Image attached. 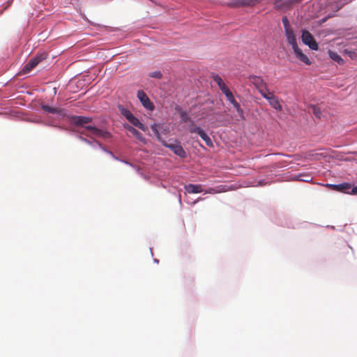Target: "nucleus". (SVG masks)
Instances as JSON below:
<instances>
[{
	"label": "nucleus",
	"instance_id": "nucleus-34",
	"mask_svg": "<svg viewBox=\"0 0 357 357\" xmlns=\"http://www.w3.org/2000/svg\"><path fill=\"white\" fill-rule=\"evenodd\" d=\"M96 142L98 144L99 146L102 147V144L100 143H99L98 142Z\"/></svg>",
	"mask_w": 357,
	"mask_h": 357
},
{
	"label": "nucleus",
	"instance_id": "nucleus-18",
	"mask_svg": "<svg viewBox=\"0 0 357 357\" xmlns=\"http://www.w3.org/2000/svg\"><path fill=\"white\" fill-rule=\"evenodd\" d=\"M201 133H199V136L205 142L206 144L210 147H213V142L212 140L211 139V138L206 134V132L204 131V130H202V132H200Z\"/></svg>",
	"mask_w": 357,
	"mask_h": 357
},
{
	"label": "nucleus",
	"instance_id": "nucleus-10",
	"mask_svg": "<svg viewBox=\"0 0 357 357\" xmlns=\"http://www.w3.org/2000/svg\"><path fill=\"white\" fill-rule=\"evenodd\" d=\"M92 119L87 116H75L72 118V122L76 126H84L85 124L90 123Z\"/></svg>",
	"mask_w": 357,
	"mask_h": 357
},
{
	"label": "nucleus",
	"instance_id": "nucleus-3",
	"mask_svg": "<svg viewBox=\"0 0 357 357\" xmlns=\"http://www.w3.org/2000/svg\"><path fill=\"white\" fill-rule=\"evenodd\" d=\"M248 79L261 96H264L269 91L267 84L264 82L261 77L257 75H250Z\"/></svg>",
	"mask_w": 357,
	"mask_h": 357
},
{
	"label": "nucleus",
	"instance_id": "nucleus-9",
	"mask_svg": "<svg viewBox=\"0 0 357 357\" xmlns=\"http://www.w3.org/2000/svg\"><path fill=\"white\" fill-rule=\"evenodd\" d=\"M292 49L298 59H299L301 61H302L306 65L311 64V61L309 59V58L305 54L303 53L302 50L298 47V45L292 47Z\"/></svg>",
	"mask_w": 357,
	"mask_h": 357
},
{
	"label": "nucleus",
	"instance_id": "nucleus-24",
	"mask_svg": "<svg viewBox=\"0 0 357 357\" xmlns=\"http://www.w3.org/2000/svg\"><path fill=\"white\" fill-rule=\"evenodd\" d=\"M282 22L284 28V31L291 29L289 25V22L286 16L282 17Z\"/></svg>",
	"mask_w": 357,
	"mask_h": 357
},
{
	"label": "nucleus",
	"instance_id": "nucleus-14",
	"mask_svg": "<svg viewBox=\"0 0 357 357\" xmlns=\"http://www.w3.org/2000/svg\"><path fill=\"white\" fill-rule=\"evenodd\" d=\"M132 125L137 127L140 130L143 131H146L147 130V127L145 126L142 123L139 121V120L136 118L135 116H133L129 121H128Z\"/></svg>",
	"mask_w": 357,
	"mask_h": 357
},
{
	"label": "nucleus",
	"instance_id": "nucleus-6",
	"mask_svg": "<svg viewBox=\"0 0 357 357\" xmlns=\"http://www.w3.org/2000/svg\"><path fill=\"white\" fill-rule=\"evenodd\" d=\"M45 56L43 55L36 56L31 59L23 68V73H29L33 68H34L40 61L44 60Z\"/></svg>",
	"mask_w": 357,
	"mask_h": 357
},
{
	"label": "nucleus",
	"instance_id": "nucleus-16",
	"mask_svg": "<svg viewBox=\"0 0 357 357\" xmlns=\"http://www.w3.org/2000/svg\"><path fill=\"white\" fill-rule=\"evenodd\" d=\"M119 109L121 114L123 116H125L128 121H129L134 116L130 110L123 107L121 105L119 106Z\"/></svg>",
	"mask_w": 357,
	"mask_h": 357
},
{
	"label": "nucleus",
	"instance_id": "nucleus-21",
	"mask_svg": "<svg viewBox=\"0 0 357 357\" xmlns=\"http://www.w3.org/2000/svg\"><path fill=\"white\" fill-rule=\"evenodd\" d=\"M287 6H288V3L287 2H283L281 0L276 1L275 2V7L277 9H283L284 8L287 7Z\"/></svg>",
	"mask_w": 357,
	"mask_h": 357
},
{
	"label": "nucleus",
	"instance_id": "nucleus-23",
	"mask_svg": "<svg viewBox=\"0 0 357 357\" xmlns=\"http://www.w3.org/2000/svg\"><path fill=\"white\" fill-rule=\"evenodd\" d=\"M180 116L181 118L182 121L183 122L191 121L190 116L185 112H181L180 114Z\"/></svg>",
	"mask_w": 357,
	"mask_h": 357
},
{
	"label": "nucleus",
	"instance_id": "nucleus-27",
	"mask_svg": "<svg viewBox=\"0 0 357 357\" xmlns=\"http://www.w3.org/2000/svg\"><path fill=\"white\" fill-rule=\"evenodd\" d=\"M225 96H226L227 100L229 101L230 102L235 100L234 96H233L231 92Z\"/></svg>",
	"mask_w": 357,
	"mask_h": 357
},
{
	"label": "nucleus",
	"instance_id": "nucleus-28",
	"mask_svg": "<svg viewBox=\"0 0 357 357\" xmlns=\"http://www.w3.org/2000/svg\"><path fill=\"white\" fill-rule=\"evenodd\" d=\"M236 112H238V114L241 118L244 119L243 110L241 107L237 109Z\"/></svg>",
	"mask_w": 357,
	"mask_h": 357
},
{
	"label": "nucleus",
	"instance_id": "nucleus-30",
	"mask_svg": "<svg viewBox=\"0 0 357 357\" xmlns=\"http://www.w3.org/2000/svg\"><path fill=\"white\" fill-rule=\"evenodd\" d=\"M221 91L223 93L224 91H227L229 89L228 87L225 84L223 86H222L220 89Z\"/></svg>",
	"mask_w": 357,
	"mask_h": 357
},
{
	"label": "nucleus",
	"instance_id": "nucleus-20",
	"mask_svg": "<svg viewBox=\"0 0 357 357\" xmlns=\"http://www.w3.org/2000/svg\"><path fill=\"white\" fill-rule=\"evenodd\" d=\"M213 79L218 85L220 89L225 84L222 78L218 75H213Z\"/></svg>",
	"mask_w": 357,
	"mask_h": 357
},
{
	"label": "nucleus",
	"instance_id": "nucleus-26",
	"mask_svg": "<svg viewBox=\"0 0 357 357\" xmlns=\"http://www.w3.org/2000/svg\"><path fill=\"white\" fill-rule=\"evenodd\" d=\"M312 112H313V114L317 117V118H320L321 116V110L317 107H312Z\"/></svg>",
	"mask_w": 357,
	"mask_h": 357
},
{
	"label": "nucleus",
	"instance_id": "nucleus-4",
	"mask_svg": "<svg viewBox=\"0 0 357 357\" xmlns=\"http://www.w3.org/2000/svg\"><path fill=\"white\" fill-rule=\"evenodd\" d=\"M302 40L304 44L307 45L310 49L317 50L319 45L315 41L313 36L306 30H303L302 33Z\"/></svg>",
	"mask_w": 357,
	"mask_h": 357
},
{
	"label": "nucleus",
	"instance_id": "nucleus-15",
	"mask_svg": "<svg viewBox=\"0 0 357 357\" xmlns=\"http://www.w3.org/2000/svg\"><path fill=\"white\" fill-rule=\"evenodd\" d=\"M125 128L128 130L129 132H130L136 138H137L140 141H143L144 138L142 137V135L135 128H133L131 126L126 125Z\"/></svg>",
	"mask_w": 357,
	"mask_h": 357
},
{
	"label": "nucleus",
	"instance_id": "nucleus-12",
	"mask_svg": "<svg viewBox=\"0 0 357 357\" xmlns=\"http://www.w3.org/2000/svg\"><path fill=\"white\" fill-rule=\"evenodd\" d=\"M285 35L287 42L292 46V47L298 45L294 31L292 29L285 31Z\"/></svg>",
	"mask_w": 357,
	"mask_h": 357
},
{
	"label": "nucleus",
	"instance_id": "nucleus-19",
	"mask_svg": "<svg viewBox=\"0 0 357 357\" xmlns=\"http://www.w3.org/2000/svg\"><path fill=\"white\" fill-rule=\"evenodd\" d=\"M330 57L335 61L337 62L339 64H343L344 60L341 58V56L335 52L329 51Z\"/></svg>",
	"mask_w": 357,
	"mask_h": 357
},
{
	"label": "nucleus",
	"instance_id": "nucleus-22",
	"mask_svg": "<svg viewBox=\"0 0 357 357\" xmlns=\"http://www.w3.org/2000/svg\"><path fill=\"white\" fill-rule=\"evenodd\" d=\"M202 130H203L201 128L195 126L194 124H192L189 128V131L190 133H197L198 135H199V133H201L200 132H202Z\"/></svg>",
	"mask_w": 357,
	"mask_h": 357
},
{
	"label": "nucleus",
	"instance_id": "nucleus-13",
	"mask_svg": "<svg viewBox=\"0 0 357 357\" xmlns=\"http://www.w3.org/2000/svg\"><path fill=\"white\" fill-rule=\"evenodd\" d=\"M185 189L188 193H199L202 192V188L200 185L189 184L185 186Z\"/></svg>",
	"mask_w": 357,
	"mask_h": 357
},
{
	"label": "nucleus",
	"instance_id": "nucleus-29",
	"mask_svg": "<svg viewBox=\"0 0 357 357\" xmlns=\"http://www.w3.org/2000/svg\"><path fill=\"white\" fill-rule=\"evenodd\" d=\"M231 103L233 105V106L235 107L236 109L241 107L239 103L237 102L236 100H234L233 102H231Z\"/></svg>",
	"mask_w": 357,
	"mask_h": 357
},
{
	"label": "nucleus",
	"instance_id": "nucleus-11",
	"mask_svg": "<svg viewBox=\"0 0 357 357\" xmlns=\"http://www.w3.org/2000/svg\"><path fill=\"white\" fill-rule=\"evenodd\" d=\"M327 186L331 188V189L340 192H346L347 190L351 189V185L348 183H343L338 185H333V184H327Z\"/></svg>",
	"mask_w": 357,
	"mask_h": 357
},
{
	"label": "nucleus",
	"instance_id": "nucleus-31",
	"mask_svg": "<svg viewBox=\"0 0 357 357\" xmlns=\"http://www.w3.org/2000/svg\"><path fill=\"white\" fill-rule=\"evenodd\" d=\"M352 194H357V185L356 187H354L351 190Z\"/></svg>",
	"mask_w": 357,
	"mask_h": 357
},
{
	"label": "nucleus",
	"instance_id": "nucleus-17",
	"mask_svg": "<svg viewBox=\"0 0 357 357\" xmlns=\"http://www.w3.org/2000/svg\"><path fill=\"white\" fill-rule=\"evenodd\" d=\"M42 109L47 112V113H50V114H60L61 113V109H59V108H56V107H50L49 105H42Z\"/></svg>",
	"mask_w": 357,
	"mask_h": 357
},
{
	"label": "nucleus",
	"instance_id": "nucleus-1",
	"mask_svg": "<svg viewBox=\"0 0 357 357\" xmlns=\"http://www.w3.org/2000/svg\"><path fill=\"white\" fill-rule=\"evenodd\" d=\"M159 125L154 123L151 125V128L153 132H154V135H155L156 138L158 141H160L162 145L167 148H169L171 151H172L176 155L181 157V158H185L186 157V153L181 144L178 142L175 141L173 143H168L163 140L162 139V137L160 135V133L158 130Z\"/></svg>",
	"mask_w": 357,
	"mask_h": 357
},
{
	"label": "nucleus",
	"instance_id": "nucleus-2",
	"mask_svg": "<svg viewBox=\"0 0 357 357\" xmlns=\"http://www.w3.org/2000/svg\"><path fill=\"white\" fill-rule=\"evenodd\" d=\"M81 134L84 135L87 137H102L104 139H107L111 137V135L109 132L99 129L96 127L92 126H84V130L81 132Z\"/></svg>",
	"mask_w": 357,
	"mask_h": 357
},
{
	"label": "nucleus",
	"instance_id": "nucleus-25",
	"mask_svg": "<svg viewBox=\"0 0 357 357\" xmlns=\"http://www.w3.org/2000/svg\"><path fill=\"white\" fill-rule=\"evenodd\" d=\"M149 76L153 78L160 79L162 75L160 71H155L151 73Z\"/></svg>",
	"mask_w": 357,
	"mask_h": 357
},
{
	"label": "nucleus",
	"instance_id": "nucleus-8",
	"mask_svg": "<svg viewBox=\"0 0 357 357\" xmlns=\"http://www.w3.org/2000/svg\"><path fill=\"white\" fill-rule=\"evenodd\" d=\"M261 0H233L231 3L233 6H254L261 2Z\"/></svg>",
	"mask_w": 357,
	"mask_h": 357
},
{
	"label": "nucleus",
	"instance_id": "nucleus-35",
	"mask_svg": "<svg viewBox=\"0 0 357 357\" xmlns=\"http://www.w3.org/2000/svg\"><path fill=\"white\" fill-rule=\"evenodd\" d=\"M109 153H110V155H112L115 159H116V157H114V155H113V153H112V152L109 151Z\"/></svg>",
	"mask_w": 357,
	"mask_h": 357
},
{
	"label": "nucleus",
	"instance_id": "nucleus-5",
	"mask_svg": "<svg viewBox=\"0 0 357 357\" xmlns=\"http://www.w3.org/2000/svg\"><path fill=\"white\" fill-rule=\"evenodd\" d=\"M265 99H266L270 105L274 108L277 111H281L282 107L280 104L279 100L278 97H276L272 92L268 91L266 93L262 96Z\"/></svg>",
	"mask_w": 357,
	"mask_h": 357
},
{
	"label": "nucleus",
	"instance_id": "nucleus-33",
	"mask_svg": "<svg viewBox=\"0 0 357 357\" xmlns=\"http://www.w3.org/2000/svg\"><path fill=\"white\" fill-rule=\"evenodd\" d=\"M231 93L230 90H229V89H228L227 91H224L222 93H224L225 96H227V95H228V94H229V93Z\"/></svg>",
	"mask_w": 357,
	"mask_h": 357
},
{
	"label": "nucleus",
	"instance_id": "nucleus-32",
	"mask_svg": "<svg viewBox=\"0 0 357 357\" xmlns=\"http://www.w3.org/2000/svg\"><path fill=\"white\" fill-rule=\"evenodd\" d=\"M81 139H82L83 141H84L85 142H86V143H88V144H91V142H90V141H89V140H87L86 139H84V138H83V137H81Z\"/></svg>",
	"mask_w": 357,
	"mask_h": 357
},
{
	"label": "nucleus",
	"instance_id": "nucleus-7",
	"mask_svg": "<svg viewBox=\"0 0 357 357\" xmlns=\"http://www.w3.org/2000/svg\"><path fill=\"white\" fill-rule=\"evenodd\" d=\"M137 98L139 99L144 107L150 110L153 109L154 106L153 103L151 102L150 99L144 91L139 90L137 91Z\"/></svg>",
	"mask_w": 357,
	"mask_h": 357
}]
</instances>
